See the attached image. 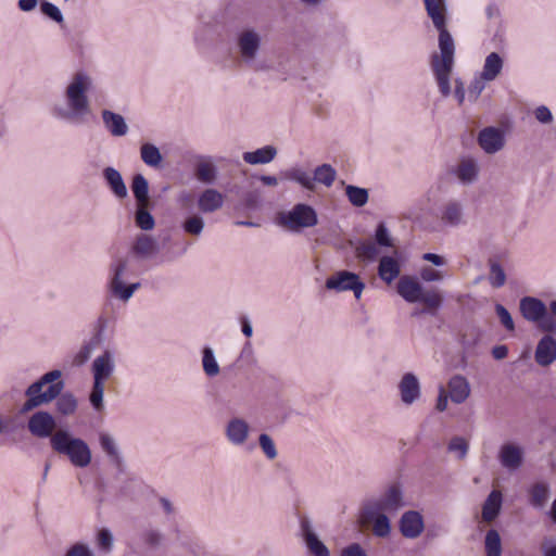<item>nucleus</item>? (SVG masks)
Here are the masks:
<instances>
[{"mask_svg":"<svg viewBox=\"0 0 556 556\" xmlns=\"http://www.w3.org/2000/svg\"><path fill=\"white\" fill-rule=\"evenodd\" d=\"M216 36L222 38L226 48L224 66H238L243 56V10L240 4L228 2L219 12L198 14L192 33L195 48H208Z\"/></svg>","mask_w":556,"mask_h":556,"instance_id":"1","label":"nucleus"},{"mask_svg":"<svg viewBox=\"0 0 556 556\" xmlns=\"http://www.w3.org/2000/svg\"><path fill=\"white\" fill-rule=\"evenodd\" d=\"M159 251V243L152 236L139 233L127 254L113 258L108 267L106 291L111 298L126 304L141 288V282L129 281L136 275V263L151 260Z\"/></svg>","mask_w":556,"mask_h":556,"instance_id":"2","label":"nucleus"},{"mask_svg":"<svg viewBox=\"0 0 556 556\" xmlns=\"http://www.w3.org/2000/svg\"><path fill=\"white\" fill-rule=\"evenodd\" d=\"M427 15L438 31V52L430 55V68L443 98L452 93L451 79L455 66L456 45L447 28L448 14L445 0H424Z\"/></svg>","mask_w":556,"mask_h":556,"instance_id":"3","label":"nucleus"},{"mask_svg":"<svg viewBox=\"0 0 556 556\" xmlns=\"http://www.w3.org/2000/svg\"><path fill=\"white\" fill-rule=\"evenodd\" d=\"M92 86L93 78L87 72H76L64 89L65 103L53 105L52 116L70 125L85 124L91 114L88 93Z\"/></svg>","mask_w":556,"mask_h":556,"instance_id":"4","label":"nucleus"},{"mask_svg":"<svg viewBox=\"0 0 556 556\" xmlns=\"http://www.w3.org/2000/svg\"><path fill=\"white\" fill-rule=\"evenodd\" d=\"M61 377V370H50L28 386L25 390L27 400L21 407V414H26L37 407L53 402L64 389V382L60 380Z\"/></svg>","mask_w":556,"mask_h":556,"instance_id":"5","label":"nucleus"},{"mask_svg":"<svg viewBox=\"0 0 556 556\" xmlns=\"http://www.w3.org/2000/svg\"><path fill=\"white\" fill-rule=\"evenodd\" d=\"M51 447L56 454L66 456L74 467L86 468L91 464L92 453L87 442L67 430H58L51 437Z\"/></svg>","mask_w":556,"mask_h":556,"instance_id":"6","label":"nucleus"},{"mask_svg":"<svg viewBox=\"0 0 556 556\" xmlns=\"http://www.w3.org/2000/svg\"><path fill=\"white\" fill-rule=\"evenodd\" d=\"M261 46V36L253 31L245 29V68L254 71H268L271 70L276 77L281 80H287L293 73V65L291 58L287 55L279 56L275 65L270 66L266 61H256L255 56Z\"/></svg>","mask_w":556,"mask_h":556,"instance_id":"7","label":"nucleus"},{"mask_svg":"<svg viewBox=\"0 0 556 556\" xmlns=\"http://www.w3.org/2000/svg\"><path fill=\"white\" fill-rule=\"evenodd\" d=\"M276 223L289 231L300 232L304 228L316 226L318 224V216L313 206L298 203L289 211L279 212Z\"/></svg>","mask_w":556,"mask_h":556,"instance_id":"8","label":"nucleus"},{"mask_svg":"<svg viewBox=\"0 0 556 556\" xmlns=\"http://www.w3.org/2000/svg\"><path fill=\"white\" fill-rule=\"evenodd\" d=\"M405 505L402 485L399 482H393L378 496L368 500L364 506L371 508V513L396 514Z\"/></svg>","mask_w":556,"mask_h":556,"instance_id":"9","label":"nucleus"},{"mask_svg":"<svg viewBox=\"0 0 556 556\" xmlns=\"http://www.w3.org/2000/svg\"><path fill=\"white\" fill-rule=\"evenodd\" d=\"M325 287L336 292L352 291L355 299L359 300L365 289V283L355 273L339 270L326 279Z\"/></svg>","mask_w":556,"mask_h":556,"instance_id":"10","label":"nucleus"},{"mask_svg":"<svg viewBox=\"0 0 556 556\" xmlns=\"http://www.w3.org/2000/svg\"><path fill=\"white\" fill-rule=\"evenodd\" d=\"M438 217L447 227L458 228L467 225L468 215L465 202L457 198L447 199L441 204Z\"/></svg>","mask_w":556,"mask_h":556,"instance_id":"11","label":"nucleus"},{"mask_svg":"<svg viewBox=\"0 0 556 556\" xmlns=\"http://www.w3.org/2000/svg\"><path fill=\"white\" fill-rule=\"evenodd\" d=\"M477 142L484 153L496 154L505 147V132L495 126L484 127L478 132Z\"/></svg>","mask_w":556,"mask_h":556,"instance_id":"12","label":"nucleus"},{"mask_svg":"<svg viewBox=\"0 0 556 556\" xmlns=\"http://www.w3.org/2000/svg\"><path fill=\"white\" fill-rule=\"evenodd\" d=\"M28 431L36 438H50L56 432V422L54 417L46 412L39 410L34 413L27 422Z\"/></svg>","mask_w":556,"mask_h":556,"instance_id":"13","label":"nucleus"},{"mask_svg":"<svg viewBox=\"0 0 556 556\" xmlns=\"http://www.w3.org/2000/svg\"><path fill=\"white\" fill-rule=\"evenodd\" d=\"M452 173L463 186H471L479 179L480 165L475 157L467 156L460 159Z\"/></svg>","mask_w":556,"mask_h":556,"instance_id":"14","label":"nucleus"},{"mask_svg":"<svg viewBox=\"0 0 556 556\" xmlns=\"http://www.w3.org/2000/svg\"><path fill=\"white\" fill-rule=\"evenodd\" d=\"M115 371L114 354L110 350L103 351L91 364L93 380L106 382Z\"/></svg>","mask_w":556,"mask_h":556,"instance_id":"15","label":"nucleus"},{"mask_svg":"<svg viewBox=\"0 0 556 556\" xmlns=\"http://www.w3.org/2000/svg\"><path fill=\"white\" fill-rule=\"evenodd\" d=\"M399 526L401 534L406 539L418 538L425 529L424 518L417 510L405 511L401 516Z\"/></svg>","mask_w":556,"mask_h":556,"instance_id":"16","label":"nucleus"},{"mask_svg":"<svg viewBox=\"0 0 556 556\" xmlns=\"http://www.w3.org/2000/svg\"><path fill=\"white\" fill-rule=\"evenodd\" d=\"M401 401L409 406L414 404L421 395L420 382L413 372H406L399 382Z\"/></svg>","mask_w":556,"mask_h":556,"instance_id":"17","label":"nucleus"},{"mask_svg":"<svg viewBox=\"0 0 556 556\" xmlns=\"http://www.w3.org/2000/svg\"><path fill=\"white\" fill-rule=\"evenodd\" d=\"M301 532L306 544L307 549L314 556H330L328 547L318 539L317 534L312 528L311 520L308 518H302L300 521Z\"/></svg>","mask_w":556,"mask_h":556,"instance_id":"18","label":"nucleus"},{"mask_svg":"<svg viewBox=\"0 0 556 556\" xmlns=\"http://www.w3.org/2000/svg\"><path fill=\"white\" fill-rule=\"evenodd\" d=\"M498 459L504 468L515 471L523 463V450L517 444L505 443L500 448Z\"/></svg>","mask_w":556,"mask_h":556,"instance_id":"19","label":"nucleus"},{"mask_svg":"<svg viewBox=\"0 0 556 556\" xmlns=\"http://www.w3.org/2000/svg\"><path fill=\"white\" fill-rule=\"evenodd\" d=\"M534 359L538 365L547 367L556 361V340L549 334L540 339L534 352Z\"/></svg>","mask_w":556,"mask_h":556,"instance_id":"20","label":"nucleus"},{"mask_svg":"<svg viewBox=\"0 0 556 556\" xmlns=\"http://www.w3.org/2000/svg\"><path fill=\"white\" fill-rule=\"evenodd\" d=\"M397 293L408 303H418L424 292L421 283L412 276H402L396 285Z\"/></svg>","mask_w":556,"mask_h":556,"instance_id":"21","label":"nucleus"},{"mask_svg":"<svg viewBox=\"0 0 556 556\" xmlns=\"http://www.w3.org/2000/svg\"><path fill=\"white\" fill-rule=\"evenodd\" d=\"M519 308L522 317L531 323L541 320L546 315V305L538 298L525 296L520 300Z\"/></svg>","mask_w":556,"mask_h":556,"instance_id":"22","label":"nucleus"},{"mask_svg":"<svg viewBox=\"0 0 556 556\" xmlns=\"http://www.w3.org/2000/svg\"><path fill=\"white\" fill-rule=\"evenodd\" d=\"M101 118L104 128L111 134V136L124 137L127 135L129 128L123 115L104 109L101 111Z\"/></svg>","mask_w":556,"mask_h":556,"instance_id":"23","label":"nucleus"},{"mask_svg":"<svg viewBox=\"0 0 556 556\" xmlns=\"http://www.w3.org/2000/svg\"><path fill=\"white\" fill-rule=\"evenodd\" d=\"M99 443L102 451L108 456L110 463L118 470H123L124 458L114 437L108 432H101L99 434Z\"/></svg>","mask_w":556,"mask_h":556,"instance_id":"24","label":"nucleus"},{"mask_svg":"<svg viewBox=\"0 0 556 556\" xmlns=\"http://www.w3.org/2000/svg\"><path fill=\"white\" fill-rule=\"evenodd\" d=\"M365 519L372 525V533L378 538H387L391 533V525L388 514L381 511L371 513V508L364 506Z\"/></svg>","mask_w":556,"mask_h":556,"instance_id":"25","label":"nucleus"},{"mask_svg":"<svg viewBox=\"0 0 556 556\" xmlns=\"http://www.w3.org/2000/svg\"><path fill=\"white\" fill-rule=\"evenodd\" d=\"M450 399L455 404L464 403L470 395V384L462 375H454L447 382Z\"/></svg>","mask_w":556,"mask_h":556,"instance_id":"26","label":"nucleus"},{"mask_svg":"<svg viewBox=\"0 0 556 556\" xmlns=\"http://www.w3.org/2000/svg\"><path fill=\"white\" fill-rule=\"evenodd\" d=\"M103 179L111 192L117 199H125L128 195L126 184L122 177V174L114 167L108 166L102 170Z\"/></svg>","mask_w":556,"mask_h":556,"instance_id":"27","label":"nucleus"},{"mask_svg":"<svg viewBox=\"0 0 556 556\" xmlns=\"http://www.w3.org/2000/svg\"><path fill=\"white\" fill-rule=\"evenodd\" d=\"M224 204L223 194L215 189H205L198 198V207L202 213H213Z\"/></svg>","mask_w":556,"mask_h":556,"instance_id":"28","label":"nucleus"},{"mask_svg":"<svg viewBox=\"0 0 556 556\" xmlns=\"http://www.w3.org/2000/svg\"><path fill=\"white\" fill-rule=\"evenodd\" d=\"M401 274V265L392 256L384 255L379 260L378 275L382 281L390 285Z\"/></svg>","mask_w":556,"mask_h":556,"instance_id":"29","label":"nucleus"},{"mask_svg":"<svg viewBox=\"0 0 556 556\" xmlns=\"http://www.w3.org/2000/svg\"><path fill=\"white\" fill-rule=\"evenodd\" d=\"M194 176L200 182L211 185L217 177L216 165L210 157H200L194 166Z\"/></svg>","mask_w":556,"mask_h":556,"instance_id":"30","label":"nucleus"},{"mask_svg":"<svg viewBox=\"0 0 556 556\" xmlns=\"http://www.w3.org/2000/svg\"><path fill=\"white\" fill-rule=\"evenodd\" d=\"M503 496L498 490H493L482 506V518L484 521H493L500 514Z\"/></svg>","mask_w":556,"mask_h":556,"instance_id":"31","label":"nucleus"},{"mask_svg":"<svg viewBox=\"0 0 556 556\" xmlns=\"http://www.w3.org/2000/svg\"><path fill=\"white\" fill-rule=\"evenodd\" d=\"M503 59L497 52H491L486 55L481 71V75L486 81H493L503 70Z\"/></svg>","mask_w":556,"mask_h":556,"instance_id":"32","label":"nucleus"},{"mask_svg":"<svg viewBox=\"0 0 556 556\" xmlns=\"http://www.w3.org/2000/svg\"><path fill=\"white\" fill-rule=\"evenodd\" d=\"M277 155V149L274 146H265L255 151L245 152V163L252 165L268 164Z\"/></svg>","mask_w":556,"mask_h":556,"instance_id":"33","label":"nucleus"},{"mask_svg":"<svg viewBox=\"0 0 556 556\" xmlns=\"http://www.w3.org/2000/svg\"><path fill=\"white\" fill-rule=\"evenodd\" d=\"M529 503L534 508H543L549 497V488L546 482H535L529 488Z\"/></svg>","mask_w":556,"mask_h":556,"instance_id":"34","label":"nucleus"},{"mask_svg":"<svg viewBox=\"0 0 556 556\" xmlns=\"http://www.w3.org/2000/svg\"><path fill=\"white\" fill-rule=\"evenodd\" d=\"M282 179L295 181L304 189L313 191L315 185L308 172L302 167H292L281 173Z\"/></svg>","mask_w":556,"mask_h":556,"instance_id":"35","label":"nucleus"},{"mask_svg":"<svg viewBox=\"0 0 556 556\" xmlns=\"http://www.w3.org/2000/svg\"><path fill=\"white\" fill-rule=\"evenodd\" d=\"M131 191L138 204L149 203V182L142 174H136L131 181Z\"/></svg>","mask_w":556,"mask_h":556,"instance_id":"36","label":"nucleus"},{"mask_svg":"<svg viewBox=\"0 0 556 556\" xmlns=\"http://www.w3.org/2000/svg\"><path fill=\"white\" fill-rule=\"evenodd\" d=\"M336 177L337 170L330 164H321L315 168L312 179L314 185L317 182L329 188L333 185Z\"/></svg>","mask_w":556,"mask_h":556,"instance_id":"37","label":"nucleus"},{"mask_svg":"<svg viewBox=\"0 0 556 556\" xmlns=\"http://www.w3.org/2000/svg\"><path fill=\"white\" fill-rule=\"evenodd\" d=\"M140 156L143 163L150 167H159L162 163V154L153 143H143L140 148Z\"/></svg>","mask_w":556,"mask_h":556,"instance_id":"38","label":"nucleus"},{"mask_svg":"<svg viewBox=\"0 0 556 556\" xmlns=\"http://www.w3.org/2000/svg\"><path fill=\"white\" fill-rule=\"evenodd\" d=\"M202 367L207 377H216L220 369L211 346H204L202 350Z\"/></svg>","mask_w":556,"mask_h":556,"instance_id":"39","label":"nucleus"},{"mask_svg":"<svg viewBox=\"0 0 556 556\" xmlns=\"http://www.w3.org/2000/svg\"><path fill=\"white\" fill-rule=\"evenodd\" d=\"M226 438L233 445L243 444V420L240 418L231 419L226 426Z\"/></svg>","mask_w":556,"mask_h":556,"instance_id":"40","label":"nucleus"},{"mask_svg":"<svg viewBox=\"0 0 556 556\" xmlns=\"http://www.w3.org/2000/svg\"><path fill=\"white\" fill-rule=\"evenodd\" d=\"M345 194L349 202L356 207H362L367 204L369 194L366 188L348 185L345 187Z\"/></svg>","mask_w":556,"mask_h":556,"instance_id":"41","label":"nucleus"},{"mask_svg":"<svg viewBox=\"0 0 556 556\" xmlns=\"http://www.w3.org/2000/svg\"><path fill=\"white\" fill-rule=\"evenodd\" d=\"M355 253L357 257L372 262L377 260L380 250L375 241L363 240L356 245Z\"/></svg>","mask_w":556,"mask_h":556,"instance_id":"42","label":"nucleus"},{"mask_svg":"<svg viewBox=\"0 0 556 556\" xmlns=\"http://www.w3.org/2000/svg\"><path fill=\"white\" fill-rule=\"evenodd\" d=\"M484 549L486 556L502 555V541L500 533L495 529H490L484 539Z\"/></svg>","mask_w":556,"mask_h":556,"instance_id":"43","label":"nucleus"},{"mask_svg":"<svg viewBox=\"0 0 556 556\" xmlns=\"http://www.w3.org/2000/svg\"><path fill=\"white\" fill-rule=\"evenodd\" d=\"M56 409L64 416L72 415L77 409V400L72 393H62L55 399Z\"/></svg>","mask_w":556,"mask_h":556,"instance_id":"44","label":"nucleus"},{"mask_svg":"<svg viewBox=\"0 0 556 556\" xmlns=\"http://www.w3.org/2000/svg\"><path fill=\"white\" fill-rule=\"evenodd\" d=\"M181 227L186 233L199 237L204 230L205 223L201 215L192 214L184 220Z\"/></svg>","mask_w":556,"mask_h":556,"instance_id":"45","label":"nucleus"},{"mask_svg":"<svg viewBox=\"0 0 556 556\" xmlns=\"http://www.w3.org/2000/svg\"><path fill=\"white\" fill-rule=\"evenodd\" d=\"M104 390L105 382L93 380L91 392L89 394V402L97 412H102L104 409Z\"/></svg>","mask_w":556,"mask_h":556,"instance_id":"46","label":"nucleus"},{"mask_svg":"<svg viewBox=\"0 0 556 556\" xmlns=\"http://www.w3.org/2000/svg\"><path fill=\"white\" fill-rule=\"evenodd\" d=\"M136 225L144 231L152 230L155 226L154 217L147 210V205L138 204V208L135 214Z\"/></svg>","mask_w":556,"mask_h":556,"instance_id":"47","label":"nucleus"},{"mask_svg":"<svg viewBox=\"0 0 556 556\" xmlns=\"http://www.w3.org/2000/svg\"><path fill=\"white\" fill-rule=\"evenodd\" d=\"M490 274H489V282L493 288H501L506 282V274L501 266V264L494 260H490Z\"/></svg>","mask_w":556,"mask_h":556,"instance_id":"48","label":"nucleus"},{"mask_svg":"<svg viewBox=\"0 0 556 556\" xmlns=\"http://www.w3.org/2000/svg\"><path fill=\"white\" fill-rule=\"evenodd\" d=\"M258 445L268 460H273L277 457L278 451L276 444L267 433H261L258 435Z\"/></svg>","mask_w":556,"mask_h":556,"instance_id":"49","label":"nucleus"},{"mask_svg":"<svg viewBox=\"0 0 556 556\" xmlns=\"http://www.w3.org/2000/svg\"><path fill=\"white\" fill-rule=\"evenodd\" d=\"M375 242L380 248H392L394 245L391 233L384 223H379L375 230Z\"/></svg>","mask_w":556,"mask_h":556,"instance_id":"50","label":"nucleus"},{"mask_svg":"<svg viewBox=\"0 0 556 556\" xmlns=\"http://www.w3.org/2000/svg\"><path fill=\"white\" fill-rule=\"evenodd\" d=\"M488 81L483 78L481 74L479 76H476L473 80L470 83L468 87V100L470 102H476L482 91L485 89V84Z\"/></svg>","mask_w":556,"mask_h":556,"instance_id":"51","label":"nucleus"},{"mask_svg":"<svg viewBox=\"0 0 556 556\" xmlns=\"http://www.w3.org/2000/svg\"><path fill=\"white\" fill-rule=\"evenodd\" d=\"M114 539L109 529H101L97 534V545L104 553H110L113 548Z\"/></svg>","mask_w":556,"mask_h":556,"instance_id":"52","label":"nucleus"},{"mask_svg":"<svg viewBox=\"0 0 556 556\" xmlns=\"http://www.w3.org/2000/svg\"><path fill=\"white\" fill-rule=\"evenodd\" d=\"M420 303H424L428 311L437 309L442 304V296L435 291H425L420 295Z\"/></svg>","mask_w":556,"mask_h":556,"instance_id":"53","label":"nucleus"},{"mask_svg":"<svg viewBox=\"0 0 556 556\" xmlns=\"http://www.w3.org/2000/svg\"><path fill=\"white\" fill-rule=\"evenodd\" d=\"M64 556H96L93 549L85 542H76L72 544Z\"/></svg>","mask_w":556,"mask_h":556,"instance_id":"54","label":"nucleus"},{"mask_svg":"<svg viewBox=\"0 0 556 556\" xmlns=\"http://www.w3.org/2000/svg\"><path fill=\"white\" fill-rule=\"evenodd\" d=\"M450 452L458 453V458L464 459L468 453L469 445L467 441L462 437H454L447 446Z\"/></svg>","mask_w":556,"mask_h":556,"instance_id":"55","label":"nucleus"},{"mask_svg":"<svg viewBox=\"0 0 556 556\" xmlns=\"http://www.w3.org/2000/svg\"><path fill=\"white\" fill-rule=\"evenodd\" d=\"M533 116L538 123L542 125H549L554 122V115L548 106L539 105L533 110Z\"/></svg>","mask_w":556,"mask_h":556,"instance_id":"56","label":"nucleus"},{"mask_svg":"<svg viewBox=\"0 0 556 556\" xmlns=\"http://www.w3.org/2000/svg\"><path fill=\"white\" fill-rule=\"evenodd\" d=\"M495 312L500 318L501 324L505 327V329L508 331H514L515 324H514L513 317H511L510 313L507 311V308L505 306H503L502 304H496Z\"/></svg>","mask_w":556,"mask_h":556,"instance_id":"57","label":"nucleus"},{"mask_svg":"<svg viewBox=\"0 0 556 556\" xmlns=\"http://www.w3.org/2000/svg\"><path fill=\"white\" fill-rule=\"evenodd\" d=\"M40 9L45 15H47L54 22L61 24L64 21L63 14L61 13L60 9L51 2H42Z\"/></svg>","mask_w":556,"mask_h":556,"instance_id":"58","label":"nucleus"},{"mask_svg":"<svg viewBox=\"0 0 556 556\" xmlns=\"http://www.w3.org/2000/svg\"><path fill=\"white\" fill-rule=\"evenodd\" d=\"M93 353V350H91L87 344L83 343L80 349L74 355L73 364L75 366H83L91 358Z\"/></svg>","mask_w":556,"mask_h":556,"instance_id":"59","label":"nucleus"},{"mask_svg":"<svg viewBox=\"0 0 556 556\" xmlns=\"http://www.w3.org/2000/svg\"><path fill=\"white\" fill-rule=\"evenodd\" d=\"M420 277L424 281L433 282L443 279L444 275L442 271L433 269L432 267L426 266L420 270Z\"/></svg>","mask_w":556,"mask_h":556,"instance_id":"60","label":"nucleus"},{"mask_svg":"<svg viewBox=\"0 0 556 556\" xmlns=\"http://www.w3.org/2000/svg\"><path fill=\"white\" fill-rule=\"evenodd\" d=\"M109 324L110 318L104 314H100L93 324L92 332L105 337V331L109 327Z\"/></svg>","mask_w":556,"mask_h":556,"instance_id":"61","label":"nucleus"},{"mask_svg":"<svg viewBox=\"0 0 556 556\" xmlns=\"http://www.w3.org/2000/svg\"><path fill=\"white\" fill-rule=\"evenodd\" d=\"M144 542L151 547H157L163 541V535L156 530H148L144 533Z\"/></svg>","mask_w":556,"mask_h":556,"instance_id":"62","label":"nucleus"},{"mask_svg":"<svg viewBox=\"0 0 556 556\" xmlns=\"http://www.w3.org/2000/svg\"><path fill=\"white\" fill-rule=\"evenodd\" d=\"M341 556H367V554L358 543H352L341 551Z\"/></svg>","mask_w":556,"mask_h":556,"instance_id":"63","label":"nucleus"},{"mask_svg":"<svg viewBox=\"0 0 556 556\" xmlns=\"http://www.w3.org/2000/svg\"><path fill=\"white\" fill-rule=\"evenodd\" d=\"M539 326V328L542 330V331H545V332H555L556 331V323L555 320L553 319V317H551L548 315V313L546 312V315L539 321H535Z\"/></svg>","mask_w":556,"mask_h":556,"instance_id":"64","label":"nucleus"}]
</instances>
